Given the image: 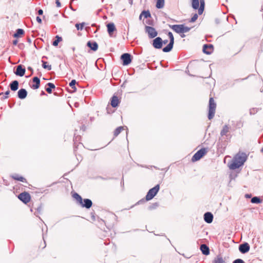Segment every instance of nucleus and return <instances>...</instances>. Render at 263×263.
I'll use <instances>...</instances> for the list:
<instances>
[{
    "instance_id": "53",
    "label": "nucleus",
    "mask_w": 263,
    "mask_h": 263,
    "mask_svg": "<svg viewBox=\"0 0 263 263\" xmlns=\"http://www.w3.org/2000/svg\"><path fill=\"white\" fill-rule=\"evenodd\" d=\"M17 44V41L16 40L13 41V44L16 45Z\"/></svg>"
},
{
    "instance_id": "50",
    "label": "nucleus",
    "mask_w": 263,
    "mask_h": 263,
    "mask_svg": "<svg viewBox=\"0 0 263 263\" xmlns=\"http://www.w3.org/2000/svg\"><path fill=\"white\" fill-rule=\"evenodd\" d=\"M158 205V204L157 203H155V204H153V206H150L149 209H152L155 208V207L157 206Z\"/></svg>"
},
{
    "instance_id": "14",
    "label": "nucleus",
    "mask_w": 263,
    "mask_h": 263,
    "mask_svg": "<svg viewBox=\"0 0 263 263\" xmlns=\"http://www.w3.org/2000/svg\"><path fill=\"white\" fill-rule=\"evenodd\" d=\"M204 220L208 223H211L213 220V215L211 212H206L204 214Z\"/></svg>"
},
{
    "instance_id": "52",
    "label": "nucleus",
    "mask_w": 263,
    "mask_h": 263,
    "mask_svg": "<svg viewBox=\"0 0 263 263\" xmlns=\"http://www.w3.org/2000/svg\"><path fill=\"white\" fill-rule=\"evenodd\" d=\"M168 42V40H162V45L163 44H167Z\"/></svg>"
},
{
    "instance_id": "21",
    "label": "nucleus",
    "mask_w": 263,
    "mask_h": 263,
    "mask_svg": "<svg viewBox=\"0 0 263 263\" xmlns=\"http://www.w3.org/2000/svg\"><path fill=\"white\" fill-rule=\"evenodd\" d=\"M200 250L203 254L208 255L210 254V250L209 247L205 244L200 246Z\"/></svg>"
},
{
    "instance_id": "37",
    "label": "nucleus",
    "mask_w": 263,
    "mask_h": 263,
    "mask_svg": "<svg viewBox=\"0 0 263 263\" xmlns=\"http://www.w3.org/2000/svg\"><path fill=\"white\" fill-rule=\"evenodd\" d=\"M85 23H82L81 24H76L75 26L78 30H82L84 26Z\"/></svg>"
},
{
    "instance_id": "2",
    "label": "nucleus",
    "mask_w": 263,
    "mask_h": 263,
    "mask_svg": "<svg viewBox=\"0 0 263 263\" xmlns=\"http://www.w3.org/2000/svg\"><path fill=\"white\" fill-rule=\"evenodd\" d=\"M160 189L159 184H157L154 187L151 189L147 192L146 195V200L147 201L153 199L158 192Z\"/></svg>"
},
{
    "instance_id": "4",
    "label": "nucleus",
    "mask_w": 263,
    "mask_h": 263,
    "mask_svg": "<svg viewBox=\"0 0 263 263\" xmlns=\"http://www.w3.org/2000/svg\"><path fill=\"white\" fill-rule=\"evenodd\" d=\"M167 35L170 39V43L166 47L163 48L162 50L164 52H168L171 51L173 48L174 44V37L173 33L171 32H168Z\"/></svg>"
},
{
    "instance_id": "8",
    "label": "nucleus",
    "mask_w": 263,
    "mask_h": 263,
    "mask_svg": "<svg viewBox=\"0 0 263 263\" xmlns=\"http://www.w3.org/2000/svg\"><path fill=\"white\" fill-rule=\"evenodd\" d=\"M153 46L156 49H161L162 47V40L160 37H156L153 40Z\"/></svg>"
},
{
    "instance_id": "45",
    "label": "nucleus",
    "mask_w": 263,
    "mask_h": 263,
    "mask_svg": "<svg viewBox=\"0 0 263 263\" xmlns=\"http://www.w3.org/2000/svg\"><path fill=\"white\" fill-rule=\"evenodd\" d=\"M55 4L57 7H60L61 6V4L59 0H55Z\"/></svg>"
},
{
    "instance_id": "15",
    "label": "nucleus",
    "mask_w": 263,
    "mask_h": 263,
    "mask_svg": "<svg viewBox=\"0 0 263 263\" xmlns=\"http://www.w3.org/2000/svg\"><path fill=\"white\" fill-rule=\"evenodd\" d=\"M231 129V126L230 125H224L223 126L222 129V130L220 132V135H221V136H222V137L223 136H228V133L230 132Z\"/></svg>"
},
{
    "instance_id": "32",
    "label": "nucleus",
    "mask_w": 263,
    "mask_h": 263,
    "mask_svg": "<svg viewBox=\"0 0 263 263\" xmlns=\"http://www.w3.org/2000/svg\"><path fill=\"white\" fill-rule=\"evenodd\" d=\"M12 178L16 180L20 181L23 182H25L26 181L25 178H24V177H23L22 176H19L17 175H15L13 176Z\"/></svg>"
},
{
    "instance_id": "57",
    "label": "nucleus",
    "mask_w": 263,
    "mask_h": 263,
    "mask_svg": "<svg viewBox=\"0 0 263 263\" xmlns=\"http://www.w3.org/2000/svg\"><path fill=\"white\" fill-rule=\"evenodd\" d=\"M28 69H29V70H32V68H31V67H29V68H28Z\"/></svg>"
},
{
    "instance_id": "1",
    "label": "nucleus",
    "mask_w": 263,
    "mask_h": 263,
    "mask_svg": "<svg viewBox=\"0 0 263 263\" xmlns=\"http://www.w3.org/2000/svg\"><path fill=\"white\" fill-rule=\"evenodd\" d=\"M216 104L213 98H210L209 105V114L208 118L211 120L213 118L215 113Z\"/></svg>"
},
{
    "instance_id": "25",
    "label": "nucleus",
    "mask_w": 263,
    "mask_h": 263,
    "mask_svg": "<svg viewBox=\"0 0 263 263\" xmlns=\"http://www.w3.org/2000/svg\"><path fill=\"white\" fill-rule=\"evenodd\" d=\"M107 31L109 34L112 33L115 30L116 27L114 23H110L107 25Z\"/></svg>"
},
{
    "instance_id": "36",
    "label": "nucleus",
    "mask_w": 263,
    "mask_h": 263,
    "mask_svg": "<svg viewBox=\"0 0 263 263\" xmlns=\"http://www.w3.org/2000/svg\"><path fill=\"white\" fill-rule=\"evenodd\" d=\"M42 66L44 68L47 69L48 70H50L51 69V66L48 65L47 62L42 61Z\"/></svg>"
},
{
    "instance_id": "9",
    "label": "nucleus",
    "mask_w": 263,
    "mask_h": 263,
    "mask_svg": "<svg viewBox=\"0 0 263 263\" xmlns=\"http://www.w3.org/2000/svg\"><path fill=\"white\" fill-rule=\"evenodd\" d=\"M214 50L213 46L212 44H204L203 46L202 51L206 54H211Z\"/></svg>"
},
{
    "instance_id": "12",
    "label": "nucleus",
    "mask_w": 263,
    "mask_h": 263,
    "mask_svg": "<svg viewBox=\"0 0 263 263\" xmlns=\"http://www.w3.org/2000/svg\"><path fill=\"white\" fill-rule=\"evenodd\" d=\"M234 158L240 163H242V164H243L246 161L247 156L245 153H241V154L236 155Z\"/></svg>"
},
{
    "instance_id": "33",
    "label": "nucleus",
    "mask_w": 263,
    "mask_h": 263,
    "mask_svg": "<svg viewBox=\"0 0 263 263\" xmlns=\"http://www.w3.org/2000/svg\"><path fill=\"white\" fill-rule=\"evenodd\" d=\"M55 39H56L52 43V45L54 46H58L59 43L62 40V37L59 36H58V35H57L55 36Z\"/></svg>"
},
{
    "instance_id": "18",
    "label": "nucleus",
    "mask_w": 263,
    "mask_h": 263,
    "mask_svg": "<svg viewBox=\"0 0 263 263\" xmlns=\"http://www.w3.org/2000/svg\"><path fill=\"white\" fill-rule=\"evenodd\" d=\"M27 95V91L25 89L22 88L17 92V97L20 99H24L26 98Z\"/></svg>"
},
{
    "instance_id": "44",
    "label": "nucleus",
    "mask_w": 263,
    "mask_h": 263,
    "mask_svg": "<svg viewBox=\"0 0 263 263\" xmlns=\"http://www.w3.org/2000/svg\"><path fill=\"white\" fill-rule=\"evenodd\" d=\"M42 211V207L39 206L37 209V212L35 213V215H37V214H40Z\"/></svg>"
},
{
    "instance_id": "54",
    "label": "nucleus",
    "mask_w": 263,
    "mask_h": 263,
    "mask_svg": "<svg viewBox=\"0 0 263 263\" xmlns=\"http://www.w3.org/2000/svg\"><path fill=\"white\" fill-rule=\"evenodd\" d=\"M41 95H45V93L44 91H42V92H41Z\"/></svg>"
},
{
    "instance_id": "24",
    "label": "nucleus",
    "mask_w": 263,
    "mask_h": 263,
    "mask_svg": "<svg viewBox=\"0 0 263 263\" xmlns=\"http://www.w3.org/2000/svg\"><path fill=\"white\" fill-rule=\"evenodd\" d=\"M212 263H226L223 258L221 255H217L213 259Z\"/></svg>"
},
{
    "instance_id": "28",
    "label": "nucleus",
    "mask_w": 263,
    "mask_h": 263,
    "mask_svg": "<svg viewBox=\"0 0 263 263\" xmlns=\"http://www.w3.org/2000/svg\"><path fill=\"white\" fill-rule=\"evenodd\" d=\"M164 6V0H157L156 7L158 9H161Z\"/></svg>"
},
{
    "instance_id": "51",
    "label": "nucleus",
    "mask_w": 263,
    "mask_h": 263,
    "mask_svg": "<svg viewBox=\"0 0 263 263\" xmlns=\"http://www.w3.org/2000/svg\"><path fill=\"white\" fill-rule=\"evenodd\" d=\"M251 196H252L251 194H247L245 195V197L247 198H250L251 197Z\"/></svg>"
},
{
    "instance_id": "49",
    "label": "nucleus",
    "mask_w": 263,
    "mask_h": 263,
    "mask_svg": "<svg viewBox=\"0 0 263 263\" xmlns=\"http://www.w3.org/2000/svg\"><path fill=\"white\" fill-rule=\"evenodd\" d=\"M37 13L39 15H42L43 14V11L42 9H39L37 11Z\"/></svg>"
},
{
    "instance_id": "34",
    "label": "nucleus",
    "mask_w": 263,
    "mask_h": 263,
    "mask_svg": "<svg viewBox=\"0 0 263 263\" xmlns=\"http://www.w3.org/2000/svg\"><path fill=\"white\" fill-rule=\"evenodd\" d=\"M73 197L79 202V203H82V198L78 194L76 193H74L73 195Z\"/></svg>"
},
{
    "instance_id": "42",
    "label": "nucleus",
    "mask_w": 263,
    "mask_h": 263,
    "mask_svg": "<svg viewBox=\"0 0 263 263\" xmlns=\"http://www.w3.org/2000/svg\"><path fill=\"white\" fill-rule=\"evenodd\" d=\"M198 9V14L199 15H201L203 12L204 7H203L202 6H200Z\"/></svg>"
},
{
    "instance_id": "11",
    "label": "nucleus",
    "mask_w": 263,
    "mask_h": 263,
    "mask_svg": "<svg viewBox=\"0 0 263 263\" xmlns=\"http://www.w3.org/2000/svg\"><path fill=\"white\" fill-rule=\"evenodd\" d=\"M26 70L22 65H19L16 67V69L14 72V73L16 76L22 77L25 74Z\"/></svg>"
},
{
    "instance_id": "40",
    "label": "nucleus",
    "mask_w": 263,
    "mask_h": 263,
    "mask_svg": "<svg viewBox=\"0 0 263 263\" xmlns=\"http://www.w3.org/2000/svg\"><path fill=\"white\" fill-rule=\"evenodd\" d=\"M198 17V16L197 14H196V13L194 14L189 22L191 23H193V22H195L197 20Z\"/></svg>"
},
{
    "instance_id": "38",
    "label": "nucleus",
    "mask_w": 263,
    "mask_h": 263,
    "mask_svg": "<svg viewBox=\"0 0 263 263\" xmlns=\"http://www.w3.org/2000/svg\"><path fill=\"white\" fill-rule=\"evenodd\" d=\"M76 84V81L75 80H72L69 83V86L72 88L74 89V90H76V88L75 85Z\"/></svg>"
},
{
    "instance_id": "3",
    "label": "nucleus",
    "mask_w": 263,
    "mask_h": 263,
    "mask_svg": "<svg viewBox=\"0 0 263 263\" xmlns=\"http://www.w3.org/2000/svg\"><path fill=\"white\" fill-rule=\"evenodd\" d=\"M208 152L207 148H202L198 151L192 157V161L193 162L197 161L200 159Z\"/></svg>"
},
{
    "instance_id": "39",
    "label": "nucleus",
    "mask_w": 263,
    "mask_h": 263,
    "mask_svg": "<svg viewBox=\"0 0 263 263\" xmlns=\"http://www.w3.org/2000/svg\"><path fill=\"white\" fill-rule=\"evenodd\" d=\"M191 30V28L184 26V25H182V33H186L189 32Z\"/></svg>"
},
{
    "instance_id": "30",
    "label": "nucleus",
    "mask_w": 263,
    "mask_h": 263,
    "mask_svg": "<svg viewBox=\"0 0 263 263\" xmlns=\"http://www.w3.org/2000/svg\"><path fill=\"white\" fill-rule=\"evenodd\" d=\"M192 6L194 9H197L199 6V1L192 0Z\"/></svg>"
},
{
    "instance_id": "35",
    "label": "nucleus",
    "mask_w": 263,
    "mask_h": 263,
    "mask_svg": "<svg viewBox=\"0 0 263 263\" xmlns=\"http://www.w3.org/2000/svg\"><path fill=\"white\" fill-rule=\"evenodd\" d=\"M123 127H122V126H120V127H117L114 132V136L116 137L117 136L121 133L122 130H123Z\"/></svg>"
},
{
    "instance_id": "7",
    "label": "nucleus",
    "mask_w": 263,
    "mask_h": 263,
    "mask_svg": "<svg viewBox=\"0 0 263 263\" xmlns=\"http://www.w3.org/2000/svg\"><path fill=\"white\" fill-rule=\"evenodd\" d=\"M121 59L123 61V65H128L132 62V56L129 53H125L123 54L121 57Z\"/></svg>"
},
{
    "instance_id": "31",
    "label": "nucleus",
    "mask_w": 263,
    "mask_h": 263,
    "mask_svg": "<svg viewBox=\"0 0 263 263\" xmlns=\"http://www.w3.org/2000/svg\"><path fill=\"white\" fill-rule=\"evenodd\" d=\"M24 33V31L22 29H17L16 31V32L14 34L13 36L15 37H17L20 36V35L23 34Z\"/></svg>"
},
{
    "instance_id": "13",
    "label": "nucleus",
    "mask_w": 263,
    "mask_h": 263,
    "mask_svg": "<svg viewBox=\"0 0 263 263\" xmlns=\"http://www.w3.org/2000/svg\"><path fill=\"white\" fill-rule=\"evenodd\" d=\"M242 163H240L237 161L234 158L233 159L232 162L230 164L229 168L231 170H235L239 168L240 166L242 165Z\"/></svg>"
},
{
    "instance_id": "20",
    "label": "nucleus",
    "mask_w": 263,
    "mask_h": 263,
    "mask_svg": "<svg viewBox=\"0 0 263 263\" xmlns=\"http://www.w3.org/2000/svg\"><path fill=\"white\" fill-rule=\"evenodd\" d=\"M87 46L93 51H96L98 48V45L96 42L88 41Z\"/></svg>"
},
{
    "instance_id": "23",
    "label": "nucleus",
    "mask_w": 263,
    "mask_h": 263,
    "mask_svg": "<svg viewBox=\"0 0 263 263\" xmlns=\"http://www.w3.org/2000/svg\"><path fill=\"white\" fill-rule=\"evenodd\" d=\"M9 86L12 91H16L18 88V82L16 80H14L10 84Z\"/></svg>"
},
{
    "instance_id": "26",
    "label": "nucleus",
    "mask_w": 263,
    "mask_h": 263,
    "mask_svg": "<svg viewBox=\"0 0 263 263\" xmlns=\"http://www.w3.org/2000/svg\"><path fill=\"white\" fill-rule=\"evenodd\" d=\"M47 85L48 87L46 88V90L48 93H51L52 92V89L54 88L55 86L54 84L52 83H48Z\"/></svg>"
},
{
    "instance_id": "19",
    "label": "nucleus",
    "mask_w": 263,
    "mask_h": 263,
    "mask_svg": "<svg viewBox=\"0 0 263 263\" xmlns=\"http://www.w3.org/2000/svg\"><path fill=\"white\" fill-rule=\"evenodd\" d=\"M32 81L35 84L31 86V88L34 89H36L39 88V87H40V79L38 77H34L32 79Z\"/></svg>"
},
{
    "instance_id": "29",
    "label": "nucleus",
    "mask_w": 263,
    "mask_h": 263,
    "mask_svg": "<svg viewBox=\"0 0 263 263\" xmlns=\"http://www.w3.org/2000/svg\"><path fill=\"white\" fill-rule=\"evenodd\" d=\"M262 200L259 197L255 196L251 198V202L253 203L258 204L261 203Z\"/></svg>"
},
{
    "instance_id": "27",
    "label": "nucleus",
    "mask_w": 263,
    "mask_h": 263,
    "mask_svg": "<svg viewBox=\"0 0 263 263\" xmlns=\"http://www.w3.org/2000/svg\"><path fill=\"white\" fill-rule=\"evenodd\" d=\"M142 16H143L145 18H147L151 17V15L149 11H143L139 16V18L141 20Z\"/></svg>"
},
{
    "instance_id": "56",
    "label": "nucleus",
    "mask_w": 263,
    "mask_h": 263,
    "mask_svg": "<svg viewBox=\"0 0 263 263\" xmlns=\"http://www.w3.org/2000/svg\"><path fill=\"white\" fill-rule=\"evenodd\" d=\"M261 152L263 153V147L260 150Z\"/></svg>"
},
{
    "instance_id": "60",
    "label": "nucleus",
    "mask_w": 263,
    "mask_h": 263,
    "mask_svg": "<svg viewBox=\"0 0 263 263\" xmlns=\"http://www.w3.org/2000/svg\"><path fill=\"white\" fill-rule=\"evenodd\" d=\"M3 93H0V96L3 95Z\"/></svg>"
},
{
    "instance_id": "17",
    "label": "nucleus",
    "mask_w": 263,
    "mask_h": 263,
    "mask_svg": "<svg viewBox=\"0 0 263 263\" xmlns=\"http://www.w3.org/2000/svg\"><path fill=\"white\" fill-rule=\"evenodd\" d=\"M170 27L178 33H182V25H170Z\"/></svg>"
},
{
    "instance_id": "6",
    "label": "nucleus",
    "mask_w": 263,
    "mask_h": 263,
    "mask_svg": "<svg viewBox=\"0 0 263 263\" xmlns=\"http://www.w3.org/2000/svg\"><path fill=\"white\" fill-rule=\"evenodd\" d=\"M18 199L25 203H27L30 200V195L27 192H23L18 196Z\"/></svg>"
},
{
    "instance_id": "55",
    "label": "nucleus",
    "mask_w": 263,
    "mask_h": 263,
    "mask_svg": "<svg viewBox=\"0 0 263 263\" xmlns=\"http://www.w3.org/2000/svg\"><path fill=\"white\" fill-rule=\"evenodd\" d=\"M184 36H185V35L183 33L181 35V37H184Z\"/></svg>"
},
{
    "instance_id": "46",
    "label": "nucleus",
    "mask_w": 263,
    "mask_h": 263,
    "mask_svg": "<svg viewBox=\"0 0 263 263\" xmlns=\"http://www.w3.org/2000/svg\"><path fill=\"white\" fill-rule=\"evenodd\" d=\"M200 2V6L204 7V0H199Z\"/></svg>"
},
{
    "instance_id": "58",
    "label": "nucleus",
    "mask_w": 263,
    "mask_h": 263,
    "mask_svg": "<svg viewBox=\"0 0 263 263\" xmlns=\"http://www.w3.org/2000/svg\"><path fill=\"white\" fill-rule=\"evenodd\" d=\"M70 8L73 10V11H75L74 9H73L71 7H70Z\"/></svg>"
},
{
    "instance_id": "59",
    "label": "nucleus",
    "mask_w": 263,
    "mask_h": 263,
    "mask_svg": "<svg viewBox=\"0 0 263 263\" xmlns=\"http://www.w3.org/2000/svg\"><path fill=\"white\" fill-rule=\"evenodd\" d=\"M74 49H75V48H74V47H73V48H72V50L74 51Z\"/></svg>"
},
{
    "instance_id": "22",
    "label": "nucleus",
    "mask_w": 263,
    "mask_h": 263,
    "mask_svg": "<svg viewBox=\"0 0 263 263\" xmlns=\"http://www.w3.org/2000/svg\"><path fill=\"white\" fill-rule=\"evenodd\" d=\"M119 103V100L118 97L116 96H114L111 99V105L113 107H116L118 106Z\"/></svg>"
},
{
    "instance_id": "48",
    "label": "nucleus",
    "mask_w": 263,
    "mask_h": 263,
    "mask_svg": "<svg viewBox=\"0 0 263 263\" xmlns=\"http://www.w3.org/2000/svg\"><path fill=\"white\" fill-rule=\"evenodd\" d=\"M146 23L150 25H153V21L152 20H148L146 21Z\"/></svg>"
},
{
    "instance_id": "47",
    "label": "nucleus",
    "mask_w": 263,
    "mask_h": 263,
    "mask_svg": "<svg viewBox=\"0 0 263 263\" xmlns=\"http://www.w3.org/2000/svg\"><path fill=\"white\" fill-rule=\"evenodd\" d=\"M36 21H37L39 23H40V24H41V23H42V19L41 18V17H39V16H37V17H36Z\"/></svg>"
},
{
    "instance_id": "16",
    "label": "nucleus",
    "mask_w": 263,
    "mask_h": 263,
    "mask_svg": "<svg viewBox=\"0 0 263 263\" xmlns=\"http://www.w3.org/2000/svg\"><path fill=\"white\" fill-rule=\"evenodd\" d=\"M82 207L86 208V209H89L92 204V201L89 199H84L82 200V203H79Z\"/></svg>"
},
{
    "instance_id": "5",
    "label": "nucleus",
    "mask_w": 263,
    "mask_h": 263,
    "mask_svg": "<svg viewBox=\"0 0 263 263\" xmlns=\"http://www.w3.org/2000/svg\"><path fill=\"white\" fill-rule=\"evenodd\" d=\"M145 31L147 33L149 39H153L158 35L156 30L154 27L151 26H145Z\"/></svg>"
},
{
    "instance_id": "41",
    "label": "nucleus",
    "mask_w": 263,
    "mask_h": 263,
    "mask_svg": "<svg viewBox=\"0 0 263 263\" xmlns=\"http://www.w3.org/2000/svg\"><path fill=\"white\" fill-rule=\"evenodd\" d=\"M233 263H245V261L240 258L236 259L233 261Z\"/></svg>"
},
{
    "instance_id": "43",
    "label": "nucleus",
    "mask_w": 263,
    "mask_h": 263,
    "mask_svg": "<svg viewBox=\"0 0 263 263\" xmlns=\"http://www.w3.org/2000/svg\"><path fill=\"white\" fill-rule=\"evenodd\" d=\"M10 93V90H8L5 93V96L3 97V99H6L8 98V95Z\"/></svg>"
},
{
    "instance_id": "10",
    "label": "nucleus",
    "mask_w": 263,
    "mask_h": 263,
    "mask_svg": "<svg viewBox=\"0 0 263 263\" xmlns=\"http://www.w3.org/2000/svg\"><path fill=\"white\" fill-rule=\"evenodd\" d=\"M250 248V246L247 242L243 243L239 246V250L241 253L243 254L249 252Z\"/></svg>"
}]
</instances>
